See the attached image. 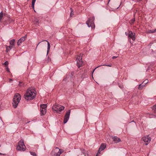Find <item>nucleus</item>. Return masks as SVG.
I'll list each match as a JSON object with an SVG mask.
<instances>
[{
	"instance_id": "1",
	"label": "nucleus",
	"mask_w": 156,
	"mask_h": 156,
	"mask_svg": "<svg viewBox=\"0 0 156 156\" xmlns=\"http://www.w3.org/2000/svg\"><path fill=\"white\" fill-rule=\"evenodd\" d=\"M36 95V90L33 87H31L27 89L24 95V97L27 100H33Z\"/></svg>"
},
{
	"instance_id": "2",
	"label": "nucleus",
	"mask_w": 156,
	"mask_h": 156,
	"mask_svg": "<svg viewBox=\"0 0 156 156\" xmlns=\"http://www.w3.org/2000/svg\"><path fill=\"white\" fill-rule=\"evenodd\" d=\"M21 96L20 94L16 93L15 94L14 96L12 103L13 106L14 108H16L17 107L18 104L21 99Z\"/></svg>"
},
{
	"instance_id": "3",
	"label": "nucleus",
	"mask_w": 156,
	"mask_h": 156,
	"mask_svg": "<svg viewBox=\"0 0 156 156\" xmlns=\"http://www.w3.org/2000/svg\"><path fill=\"white\" fill-rule=\"evenodd\" d=\"M64 107L61 105L55 104L53 105L52 107V109L56 112L57 113H60L59 112H61L64 109Z\"/></svg>"
},
{
	"instance_id": "4",
	"label": "nucleus",
	"mask_w": 156,
	"mask_h": 156,
	"mask_svg": "<svg viewBox=\"0 0 156 156\" xmlns=\"http://www.w3.org/2000/svg\"><path fill=\"white\" fill-rule=\"evenodd\" d=\"M25 145L24 144L23 140L21 139L19 142L18 145L16 147V149L18 151H25V149L24 147Z\"/></svg>"
},
{
	"instance_id": "5",
	"label": "nucleus",
	"mask_w": 156,
	"mask_h": 156,
	"mask_svg": "<svg viewBox=\"0 0 156 156\" xmlns=\"http://www.w3.org/2000/svg\"><path fill=\"white\" fill-rule=\"evenodd\" d=\"M94 17H93L92 18H88V20L86 22V24L89 27H91L92 28L95 27L94 22Z\"/></svg>"
},
{
	"instance_id": "6",
	"label": "nucleus",
	"mask_w": 156,
	"mask_h": 156,
	"mask_svg": "<svg viewBox=\"0 0 156 156\" xmlns=\"http://www.w3.org/2000/svg\"><path fill=\"white\" fill-rule=\"evenodd\" d=\"M82 54H80L79 56H78L76 58L77 65L78 68H80L83 65V62L82 61Z\"/></svg>"
},
{
	"instance_id": "7",
	"label": "nucleus",
	"mask_w": 156,
	"mask_h": 156,
	"mask_svg": "<svg viewBox=\"0 0 156 156\" xmlns=\"http://www.w3.org/2000/svg\"><path fill=\"white\" fill-rule=\"evenodd\" d=\"M71 112V110L70 109L69 110V111L67 112L66 113V114L64 118V119L63 121V122L64 124L66 123L68 121L70 116V114Z\"/></svg>"
},
{
	"instance_id": "8",
	"label": "nucleus",
	"mask_w": 156,
	"mask_h": 156,
	"mask_svg": "<svg viewBox=\"0 0 156 156\" xmlns=\"http://www.w3.org/2000/svg\"><path fill=\"white\" fill-rule=\"evenodd\" d=\"M142 140L145 143V145H147L151 141V138L148 135L142 137Z\"/></svg>"
},
{
	"instance_id": "9",
	"label": "nucleus",
	"mask_w": 156,
	"mask_h": 156,
	"mask_svg": "<svg viewBox=\"0 0 156 156\" xmlns=\"http://www.w3.org/2000/svg\"><path fill=\"white\" fill-rule=\"evenodd\" d=\"M55 150L57 152H56L54 154V156H59L63 152V151H61V150L60 149H59L58 147L55 148Z\"/></svg>"
},
{
	"instance_id": "10",
	"label": "nucleus",
	"mask_w": 156,
	"mask_h": 156,
	"mask_svg": "<svg viewBox=\"0 0 156 156\" xmlns=\"http://www.w3.org/2000/svg\"><path fill=\"white\" fill-rule=\"evenodd\" d=\"M128 37L132 39V40L134 41L135 40V34L132 32V31H129Z\"/></svg>"
},
{
	"instance_id": "11",
	"label": "nucleus",
	"mask_w": 156,
	"mask_h": 156,
	"mask_svg": "<svg viewBox=\"0 0 156 156\" xmlns=\"http://www.w3.org/2000/svg\"><path fill=\"white\" fill-rule=\"evenodd\" d=\"M26 38V37L25 36L20 39L17 42V45H20L22 42L24 41L25 40Z\"/></svg>"
},
{
	"instance_id": "12",
	"label": "nucleus",
	"mask_w": 156,
	"mask_h": 156,
	"mask_svg": "<svg viewBox=\"0 0 156 156\" xmlns=\"http://www.w3.org/2000/svg\"><path fill=\"white\" fill-rule=\"evenodd\" d=\"M112 138L113 139V141L115 143H117L121 141V140L120 138L116 136H114Z\"/></svg>"
},
{
	"instance_id": "13",
	"label": "nucleus",
	"mask_w": 156,
	"mask_h": 156,
	"mask_svg": "<svg viewBox=\"0 0 156 156\" xmlns=\"http://www.w3.org/2000/svg\"><path fill=\"white\" fill-rule=\"evenodd\" d=\"M47 105L46 104H42L40 105V109L46 110Z\"/></svg>"
},
{
	"instance_id": "14",
	"label": "nucleus",
	"mask_w": 156,
	"mask_h": 156,
	"mask_svg": "<svg viewBox=\"0 0 156 156\" xmlns=\"http://www.w3.org/2000/svg\"><path fill=\"white\" fill-rule=\"evenodd\" d=\"M46 41L48 43V48H47V55L48 54L49 51V50L50 48V45L49 43L47 41Z\"/></svg>"
},
{
	"instance_id": "15",
	"label": "nucleus",
	"mask_w": 156,
	"mask_h": 156,
	"mask_svg": "<svg viewBox=\"0 0 156 156\" xmlns=\"http://www.w3.org/2000/svg\"><path fill=\"white\" fill-rule=\"evenodd\" d=\"M109 66V67H111L112 66V64H109V65H106V64H104V65H101V66H97V67H96V68H95L93 70V73L94 72V70H95V69L99 67H100L101 66Z\"/></svg>"
},
{
	"instance_id": "16",
	"label": "nucleus",
	"mask_w": 156,
	"mask_h": 156,
	"mask_svg": "<svg viewBox=\"0 0 156 156\" xmlns=\"http://www.w3.org/2000/svg\"><path fill=\"white\" fill-rule=\"evenodd\" d=\"M13 47V46H6V51L7 52H8Z\"/></svg>"
},
{
	"instance_id": "17",
	"label": "nucleus",
	"mask_w": 156,
	"mask_h": 156,
	"mask_svg": "<svg viewBox=\"0 0 156 156\" xmlns=\"http://www.w3.org/2000/svg\"><path fill=\"white\" fill-rule=\"evenodd\" d=\"M41 115H44L46 112V110L40 109Z\"/></svg>"
},
{
	"instance_id": "18",
	"label": "nucleus",
	"mask_w": 156,
	"mask_h": 156,
	"mask_svg": "<svg viewBox=\"0 0 156 156\" xmlns=\"http://www.w3.org/2000/svg\"><path fill=\"white\" fill-rule=\"evenodd\" d=\"M15 41V40L14 39H12L10 41L9 43L11 45V46L12 45V46H13L14 45Z\"/></svg>"
},
{
	"instance_id": "19",
	"label": "nucleus",
	"mask_w": 156,
	"mask_h": 156,
	"mask_svg": "<svg viewBox=\"0 0 156 156\" xmlns=\"http://www.w3.org/2000/svg\"><path fill=\"white\" fill-rule=\"evenodd\" d=\"M36 1V0H32L31 7L34 9V5Z\"/></svg>"
},
{
	"instance_id": "20",
	"label": "nucleus",
	"mask_w": 156,
	"mask_h": 156,
	"mask_svg": "<svg viewBox=\"0 0 156 156\" xmlns=\"http://www.w3.org/2000/svg\"><path fill=\"white\" fill-rule=\"evenodd\" d=\"M106 147V145L105 144H102L101 145V147H100V148H101L102 150H104Z\"/></svg>"
},
{
	"instance_id": "21",
	"label": "nucleus",
	"mask_w": 156,
	"mask_h": 156,
	"mask_svg": "<svg viewBox=\"0 0 156 156\" xmlns=\"http://www.w3.org/2000/svg\"><path fill=\"white\" fill-rule=\"evenodd\" d=\"M152 109L154 112L156 113V104L153 106Z\"/></svg>"
},
{
	"instance_id": "22",
	"label": "nucleus",
	"mask_w": 156,
	"mask_h": 156,
	"mask_svg": "<svg viewBox=\"0 0 156 156\" xmlns=\"http://www.w3.org/2000/svg\"><path fill=\"white\" fill-rule=\"evenodd\" d=\"M34 23L36 24H38L40 23V21H39L38 19L36 18L34 20Z\"/></svg>"
},
{
	"instance_id": "23",
	"label": "nucleus",
	"mask_w": 156,
	"mask_h": 156,
	"mask_svg": "<svg viewBox=\"0 0 156 156\" xmlns=\"http://www.w3.org/2000/svg\"><path fill=\"white\" fill-rule=\"evenodd\" d=\"M4 15H4V14L3 13V11H2L0 13V18H1V19H2V18L3 17Z\"/></svg>"
},
{
	"instance_id": "24",
	"label": "nucleus",
	"mask_w": 156,
	"mask_h": 156,
	"mask_svg": "<svg viewBox=\"0 0 156 156\" xmlns=\"http://www.w3.org/2000/svg\"><path fill=\"white\" fill-rule=\"evenodd\" d=\"M30 153L31 154V155L33 156H36V154L34 152L30 151Z\"/></svg>"
},
{
	"instance_id": "25",
	"label": "nucleus",
	"mask_w": 156,
	"mask_h": 156,
	"mask_svg": "<svg viewBox=\"0 0 156 156\" xmlns=\"http://www.w3.org/2000/svg\"><path fill=\"white\" fill-rule=\"evenodd\" d=\"M102 151V150L101 149V148H99L98 150V153H97V154L96 156H97L98 154H100V152L101 151Z\"/></svg>"
},
{
	"instance_id": "26",
	"label": "nucleus",
	"mask_w": 156,
	"mask_h": 156,
	"mask_svg": "<svg viewBox=\"0 0 156 156\" xmlns=\"http://www.w3.org/2000/svg\"><path fill=\"white\" fill-rule=\"evenodd\" d=\"M144 86L142 85L141 84H140L139 85L138 88L139 89H142L143 88Z\"/></svg>"
},
{
	"instance_id": "27",
	"label": "nucleus",
	"mask_w": 156,
	"mask_h": 156,
	"mask_svg": "<svg viewBox=\"0 0 156 156\" xmlns=\"http://www.w3.org/2000/svg\"><path fill=\"white\" fill-rule=\"evenodd\" d=\"M4 64L7 67V66H8V62L7 61H5L4 63Z\"/></svg>"
},
{
	"instance_id": "28",
	"label": "nucleus",
	"mask_w": 156,
	"mask_h": 156,
	"mask_svg": "<svg viewBox=\"0 0 156 156\" xmlns=\"http://www.w3.org/2000/svg\"><path fill=\"white\" fill-rule=\"evenodd\" d=\"M135 20L134 18L133 19L131 20V23H133L135 21Z\"/></svg>"
},
{
	"instance_id": "29",
	"label": "nucleus",
	"mask_w": 156,
	"mask_h": 156,
	"mask_svg": "<svg viewBox=\"0 0 156 156\" xmlns=\"http://www.w3.org/2000/svg\"><path fill=\"white\" fill-rule=\"evenodd\" d=\"M5 69L6 71H7L8 72H9L10 71L9 68H8V66H7L5 68Z\"/></svg>"
},
{
	"instance_id": "30",
	"label": "nucleus",
	"mask_w": 156,
	"mask_h": 156,
	"mask_svg": "<svg viewBox=\"0 0 156 156\" xmlns=\"http://www.w3.org/2000/svg\"><path fill=\"white\" fill-rule=\"evenodd\" d=\"M73 11H71L70 14V16H72L73 15Z\"/></svg>"
},
{
	"instance_id": "31",
	"label": "nucleus",
	"mask_w": 156,
	"mask_h": 156,
	"mask_svg": "<svg viewBox=\"0 0 156 156\" xmlns=\"http://www.w3.org/2000/svg\"><path fill=\"white\" fill-rule=\"evenodd\" d=\"M148 33H154V31H153V30H149V32Z\"/></svg>"
},
{
	"instance_id": "32",
	"label": "nucleus",
	"mask_w": 156,
	"mask_h": 156,
	"mask_svg": "<svg viewBox=\"0 0 156 156\" xmlns=\"http://www.w3.org/2000/svg\"><path fill=\"white\" fill-rule=\"evenodd\" d=\"M82 153H83V154H84L85 152V150L84 149H83L82 150Z\"/></svg>"
},
{
	"instance_id": "33",
	"label": "nucleus",
	"mask_w": 156,
	"mask_h": 156,
	"mask_svg": "<svg viewBox=\"0 0 156 156\" xmlns=\"http://www.w3.org/2000/svg\"><path fill=\"white\" fill-rule=\"evenodd\" d=\"M117 57H118V56H113L112 57V58L114 59V58H117Z\"/></svg>"
},
{
	"instance_id": "34",
	"label": "nucleus",
	"mask_w": 156,
	"mask_h": 156,
	"mask_svg": "<svg viewBox=\"0 0 156 156\" xmlns=\"http://www.w3.org/2000/svg\"><path fill=\"white\" fill-rule=\"evenodd\" d=\"M84 154L85 156H88V154L87 153H85Z\"/></svg>"
},
{
	"instance_id": "35",
	"label": "nucleus",
	"mask_w": 156,
	"mask_h": 156,
	"mask_svg": "<svg viewBox=\"0 0 156 156\" xmlns=\"http://www.w3.org/2000/svg\"><path fill=\"white\" fill-rule=\"evenodd\" d=\"M153 31H154V33L156 32V29H155V30H153Z\"/></svg>"
},
{
	"instance_id": "36",
	"label": "nucleus",
	"mask_w": 156,
	"mask_h": 156,
	"mask_svg": "<svg viewBox=\"0 0 156 156\" xmlns=\"http://www.w3.org/2000/svg\"><path fill=\"white\" fill-rule=\"evenodd\" d=\"M9 82H11V81H12V80L11 79H9Z\"/></svg>"
},
{
	"instance_id": "37",
	"label": "nucleus",
	"mask_w": 156,
	"mask_h": 156,
	"mask_svg": "<svg viewBox=\"0 0 156 156\" xmlns=\"http://www.w3.org/2000/svg\"><path fill=\"white\" fill-rule=\"evenodd\" d=\"M22 83H20V86H22Z\"/></svg>"
},
{
	"instance_id": "38",
	"label": "nucleus",
	"mask_w": 156,
	"mask_h": 156,
	"mask_svg": "<svg viewBox=\"0 0 156 156\" xmlns=\"http://www.w3.org/2000/svg\"><path fill=\"white\" fill-rule=\"evenodd\" d=\"M141 0H136V1L137 2H139V1H141Z\"/></svg>"
},
{
	"instance_id": "39",
	"label": "nucleus",
	"mask_w": 156,
	"mask_h": 156,
	"mask_svg": "<svg viewBox=\"0 0 156 156\" xmlns=\"http://www.w3.org/2000/svg\"><path fill=\"white\" fill-rule=\"evenodd\" d=\"M125 34H126V35H127V33L126 32H125Z\"/></svg>"
},
{
	"instance_id": "40",
	"label": "nucleus",
	"mask_w": 156,
	"mask_h": 156,
	"mask_svg": "<svg viewBox=\"0 0 156 156\" xmlns=\"http://www.w3.org/2000/svg\"><path fill=\"white\" fill-rule=\"evenodd\" d=\"M41 42H40L39 43L37 44V46H38V45H39V44H40Z\"/></svg>"
},
{
	"instance_id": "41",
	"label": "nucleus",
	"mask_w": 156,
	"mask_h": 156,
	"mask_svg": "<svg viewBox=\"0 0 156 156\" xmlns=\"http://www.w3.org/2000/svg\"><path fill=\"white\" fill-rule=\"evenodd\" d=\"M111 0H109V1H108V3Z\"/></svg>"
},
{
	"instance_id": "42",
	"label": "nucleus",
	"mask_w": 156,
	"mask_h": 156,
	"mask_svg": "<svg viewBox=\"0 0 156 156\" xmlns=\"http://www.w3.org/2000/svg\"><path fill=\"white\" fill-rule=\"evenodd\" d=\"M134 122V121H132V122Z\"/></svg>"
},
{
	"instance_id": "43",
	"label": "nucleus",
	"mask_w": 156,
	"mask_h": 156,
	"mask_svg": "<svg viewBox=\"0 0 156 156\" xmlns=\"http://www.w3.org/2000/svg\"><path fill=\"white\" fill-rule=\"evenodd\" d=\"M2 154L0 153V154Z\"/></svg>"
},
{
	"instance_id": "44",
	"label": "nucleus",
	"mask_w": 156,
	"mask_h": 156,
	"mask_svg": "<svg viewBox=\"0 0 156 156\" xmlns=\"http://www.w3.org/2000/svg\"><path fill=\"white\" fill-rule=\"evenodd\" d=\"M29 0H27V1H29Z\"/></svg>"
}]
</instances>
